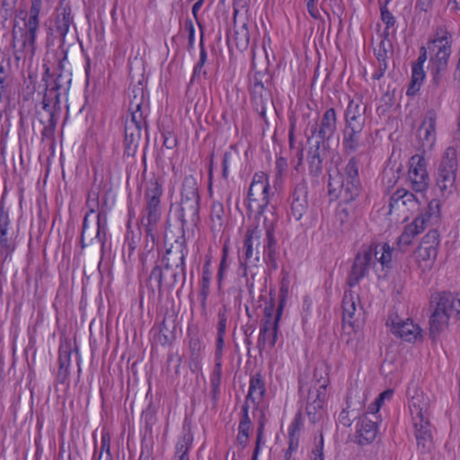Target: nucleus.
Listing matches in <instances>:
<instances>
[{"mask_svg":"<svg viewBox=\"0 0 460 460\" xmlns=\"http://www.w3.org/2000/svg\"><path fill=\"white\" fill-rule=\"evenodd\" d=\"M212 279V271L210 270V263L209 261H207L202 269V279H201V285H207L210 286V282Z\"/></svg>","mask_w":460,"mask_h":460,"instance_id":"obj_58","label":"nucleus"},{"mask_svg":"<svg viewBox=\"0 0 460 460\" xmlns=\"http://www.w3.org/2000/svg\"><path fill=\"white\" fill-rule=\"evenodd\" d=\"M419 137L423 147L430 148L436 140V114L434 111H429L423 119L420 129Z\"/></svg>","mask_w":460,"mask_h":460,"instance_id":"obj_28","label":"nucleus"},{"mask_svg":"<svg viewBox=\"0 0 460 460\" xmlns=\"http://www.w3.org/2000/svg\"><path fill=\"white\" fill-rule=\"evenodd\" d=\"M199 193L197 179L193 175L184 177L181 189L178 218L181 226H195L199 221Z\"/></svg>","mask_w":460,"mask_h":460,"instance_id":"obj_7","label":"nucleus"},{"mask_svg":"<svg viewBox=\"0 0 460 460\" xmlns=\"http://www.w3.org/2000/svg\"><path fill=\"white\" fill-rule=\"evenodd\" d=\"M358 296L349 290L345 291L342 300L343 321L352 325V319L357 310Z\"/></svg>","mask_w":460,"mask_h":460,"instance_id":"obj_36","label":"nucleus"},{"mask_svg":"<svg viewBox=\"0 0 460 460\" xmlns=\"http://www.w3.org/2000/svg\"><path fill=\"white\" fill-rule=\"evenodd\" d=\"M327 154V146L322 141H315L307 151V164L309 174L318 177L323 172V164Z\"/></svg>","mask_w":460,"mask_h":460,"instance_id":"obj_24","label":"nucleus"},{"mask_svg":"<svg viewBox=\"0 0 460 460\" xmlns=\"http://www.w3.org/2000/svg\"><path fill=\"white\" fill-rule=\"evenodd\" d=\"M329 172L328 194L332 200L354 201L360 194L361 184L358 175V159L351 156L343 170Z\"/></svg>","mask_w":460,"mask_h":460,"instance_id":"obj_3","label":"nucleus"},{"mask_svg":"<svg viewBox=\"0 0 460 460\" xmlns=\"http://www.w3.org/2000/svg\"><path fill=\"white\" fill-rule=\"evenodd\" d=\"M366 105L361 101L350 100L344 111L342 152L352 155L364 147L363 132L366 126Z\"/></svg>","mask_w":460,"mask_h":460,"instance_id":"obj_4","label":"nucleus"},{"mask_svg":"<svg viewBox=\"0 0 460 460\" xmlns=\"http://www.w3.org/2000/svg\"><path fill=\"white\" fill-rule=\"evenodd\" d=\"M74 22V18L72 16V11L69 6L61 7L58 10V14L56 18V28L59 36L62 38V53L64 54L63 59L60 61V66H62V62L66 59V50L63 48L65 43V37L67 34L70 26Z\"/></svg>","mask_w":460,"mask_h":460,"instance_id":"obj_27","label":"nucleus"},{"mask_svg":"<svg viewBox=\"0 0 460 460\" xmlns=\"http://www.w3.org/2000/svg\"><path fill=\"white\" fill-rule=\"evenodd\" d=\"M162 185L157 180L150 181L145 191V207L142 210L141 224L145 228L146 236L153 243L158 238V225L162 217Z\"/></svg>","mask_w":460,"mask_h":460,"instance_id":"obj_6","label":"nucleus"},{"mask_svg":"<svg viewBox=\"0 0 460 460\" xmlns=\"http://www.w3.org/2000/svg\"><path fill=\"white\" fill-rule=\"evenodd\" d=\"M239 276L245 278V286L251 296H253L254 288L258 281L259 269L256 265L249 266L245 261H241L238 269Z\"/></svg>","mask_w":460,"mask_h":460,"instance_id":"obj_33","label":"nucleus"},{"mask_svg":"<svg viewBox=\"0 0 460 460\" xmlns=\"http://www.w3.org/2000/svg\"><path fill=\"white\" fill-rule=\"evenodd\" d=\"M124 131L126 150L128 155H134L141 139L142 128L140 127H134L133 124H130L129 126L125 125Z\"/></svg>","mask_w":460,"mask_h":460,"instance_id":"obj_35","label":"nucleus"},{"mask_svg":"<svg viewBox=\"0 0 460 460\" xmlns=\"http://www.w3.org/2000/svg\"><path fill=\"white\" fill-rule=\"evenodd\" d=\"M87 205L90 210L85 214L83 221V227L81 233V247L82 249L87 246L85 243L86 235L92 236L94 234V238L91 239L93 243L94 240L100 244L101 251L103 252L105 243L107 241V217L103 212H99L97 215L96 227L89 226V217L95 212V207L98 206V193L91 192L88 196Z\"/></svg>","mask_w":460,"mask_h":460,"instance_id":"obj_9","label":"nucleus"},{"mask_svg":"<svg viewBox=\"0 0 460 460\" xmlns=\"http://www.w3.org/2000/svg\"><path fill=\"white\" fill-rule=\"evenodd\" d=\"M409 407L417 447L422 453L428 452L433 445L432 426L429 421V398L423 393L417 394L411 397Z\"/></svg>","mask_w":460,"mask_h":460,"instance_id":"obj_5","label":"nucleus"},{"mask_svg":"<svg viewBox=\"0 0 460 460\" xmlns=\"http://www.w3.org/2000/svg\"><path fill=\"white\" fill-rule=\"evenodd\" d=\"M44 73L42 81L45 82V93L42 99V109L46 112L45 117L40 119V123L44 125L41 135L43 137L50 138L54 135L58 119L56 111L60 110V96L62 93L66 94L71 78H67L64 82L62 75H58L52 83L49 80L51 78L49 67L44 65Z\"/></svg>","mask_w":460,"mask_h":460,"instance_id":"obj_2","label":"nucleus"},{"mask_svg":"<svg viewBox=\"0 0 460 460\" xmlns=\"http://www.w3.org/2000/svg\"><path fill=\"white\" fill-rule=\"evenodd\" d=\"M391 332L402 340L413 342L421 338V329L411 319L402 320L398 315L390 317Z\"/></svg>","mask_w":460,"mask_h":460,"instance_id":"obj_20","label":"nucleus"},{"mask_svg":"<svg viewBox=\"0 0 460 460\" xmlns=\"http://www.w3.org/2000/svg\"><path fill=\"white\" fill-rule=\"evenodd\" d=\"M71 362V351L64 350L59 352L58 378L61 383H65L69 375V367Z\"/></svg>","mask_w":460,"mask_h":460,"instance_id":"obj_41","label":"nucleus"},{"mask_svg":"<svg viewBox=\"0 0 460 460\" xmlns=\"http://www.w3.org/2000/svg\"><path fill=\"white\" fill-rule=\"evenodd\" d=\"M440 215V204L437 199H432L427 208L417 217L412 223L404 227L403 232L398 237V243L411 244L413 238L420 234L427 226L437 222Z\"/></svg>","mask_w":460,"mask_h":460,"instance_id":"obj_11","label":"nucleus"},{"mask_svg":"<svg viewBox=\"0 0 460 460\" xmlns=\"http://www.w3.org/2000/svg\"><path fill=\"white\" fill-rule=\"evenodd\" d=\"M199 47H200L199 59L194 66L190 82L199 80L201 75H203L204 76L207 75V72L205 70H203V66H204L205 63L207 62L208 55H207L206 49H204L202 40L199 42Z\"/></svg>","mask_w":460,"mask_h":460,"instance_id":"obj_44","label":"nucleus"},{"mask_svg":"<svg viewBox=\"0 0 460 460\" xmlns=\"http://www.w3.org/2000/svg\"><path fill=\"white\" fill-rule=\"evenodd\" d=\"M224 215V208L221 204L214 205L212 211V218L215 217L219 221V225H222V216Z\"/></svg>","mask_w":460,"mask_h":460,"instance_id":"obj_63","label":"nucleus"},{"mask_svg":"<svg viewBox=\"0 0 460 460\" xmlns=\"http://www.w3.org/2000/svg\"><path fill=\"white\" fill-rule=\"evenodd\" d=\"M372 261L373 248H366L358 252L347 279V284L350 288L358 285L366 277Z\"/></svg>","mask_w":460,"mask_h":460,"instance_id":"obj_17","label":"nucleus"},{"mask_svg":"<svg viewBox=\"0 0 460 460\" xmlns=\"http://www.w3.org/2000/svg\"><path fill=\"white\" fill-rule=\"evenodd\" d=\"M388 0L385 1V4L384 5L381 6L380 8V11H381V19L382 21L385 23V29L384 31V34L385 36V38L388 36V30L389 28L391 27H394V24H395V18L394 16L392 14V13H390V11L387 9V4H388Z\"/></svg>","mask_w":460,"mask_h":460,"instance_id":"obj_47","label":"nucleus"},{"mask_svg":"<svg viewBox=\"0 0 460 460\" xmlns=\"http://www.w3.org/2000/svg\"><path fill=\"white\" fill-rule=\"evenodd\" d=\"M289 199L291 215L298 221L306 213L308 208V186L305 180H302L294 186L290 192Z\"/></svg>","mask_w":460,"mask_h":460,"instance_id":"obj_18","label":"nucleus"},{"mask_svg":"<svg viewBox=\"0 0 460 460\" xmlns=\"http://www.w3.org/2000/svg\"><path fill=\"white\" fill-rule=\"evenodd\" d=\"M421 244L427 245L430 248H435L438 250V247L440 243L439 233L437 229L429 230L422 238Z\"/></svg>","mask_w":460,"mask_h":460,"instance_id":"obj_48","label":"nucleus"},{"mask_svg":"<svg viewBox=\"0 0 460 460\" xmlns=\"http://www.w3.org/2000/svg\"><path fill=\"white\" fill-rule=\"evenodd\" d=\"M227 317L226 313L219 311L218 313V324H217V334L225 335L226 329Z\"/></svg>","mask_w":460,"mask_h":460,"instance_id":"obj_60","label":"nucleus"},{"mask_svg":"<svg viewBox=\"0 0 460 460\" xmlns=\"http://www.w3.org/2000/svg\"><path fill=\"white\" fill-rule=\"evenodd\" d=\"M10 218L3 202L0 203V254L4 262L15 249L13 234L9 231Z\"/></svg>","mask_w":460,"mask_h":460,"instance_id":"obj_22","label":"nucleus"},{"mask_svg":"<svg viewBox=\"0 0 460 460\" xmlns=\"http://www.w3.org/2000/svg\"><path fill=\"white\" fill-rule=\"evenodd\" d=\"M409 179L417 192L424 191L429 185V175L425 159L420 155H413L410 160Z\"/></svg>","mask_w":460,"mask_h":460,"instance_id":"obj_19","label":"nucleus"},{"mask_svg":"<svg viewBox=\"0 0 460 460\" xmlns=\"http://www.w3.org/2000/svg\"><path fill=\"white\" fill-rule=\"evenodd\" d=\"M307 9L312 17H314V19L318 18L319 12L315 4V0H308Z\"/></svg>","mask_w":460,"mask_h":460,"instance_id":"obj_64","label":"nucleus"},{"mask_svg":"<svg viewBox=\"0 0 460 460\" xmlns=\"http://www.w3.org/2000/svg\"><path fill=\"white\" fill-rule=\"evenodd\" d=\"M358 440L361 445L371 443L376 437V423L367 417L361 418L357 424Z\"/></svg>","mask_w":460,"mask_h":460,"instance_id":"obj_30","label":"nucleus"},{"mask_svg":"<svg viewBox=\"0 0 460 460\" xmlns=\"http://www.w3.org/2000/svg\"><path fill=\"white\" fill-rule=\"evenodd\" d=\"M425 78V73L423 70V66L420 64H414L412 66V73H411V82L407 90L408 95H412L416 93L420 87L423 80Z\"/></svg>","mask_w":460,"mask_h":460,"instance_id":"obj_40","label":"nucleus"},{"mask_svg":"<svg viewBox=\"0 0 460 460\" xmlns=\"http://www.w3.org/2000/svg\"><path fill=\"white\" fill-rule=\"evenodd\" d=\"M457 168L456 149L448 146L442 155L437 171L436 184L441 192L452 191L456 179Z\"/></svg>","mask_w":460,"mask_h":460,"instance_id":"obj_12","label":"nucleus"},{"mask_svg":"<svg viewBox=\"0 0 460 460\" xmlns=\"http://www.w3.org/2000/svg\"><path fill=\"white\" fill-rule=\"evenodd\" d=\"M140 241L139 235H134L133 233H128L124 243V250L128 249V256H130L138 245Z\"/></svg>","mask_w":460,"mask_h":460,"instance_id":"obj_53","label":"nucleus"},{"mask_svg":"<svg viewBox=\"0 0 460 460\" xmlns=\"http://www.w3.org/2000/svg\"><path fill=\"white\" fill-rule=\"evenodd\" d=\"M420 208V202L417 197L404 190L399 189L389 199V214L397 212L398 216L401 214L406 218V213H413Z\"/></svg>","mask_w":460,"mask_h":460,"instance_id":"obj_16","label":"nucleus"},{"mask_svg":"<svg viewBox=\"0 0 460 460\" xmlns=\"http://www.w3.org/2000/svg\"><path fill=\"white\" fill-rule=\"evenodd\" d=\"M101 444V452L98 460H102L103 457V453H105L104 460H112L111 454L110 437L108 434H102Z\"/></svg>","mask_w":460,"mask_h":460,"instance_id":"obj_52","label":"nucleus"},{"mask_svg":"<svg viewBox=\"0 0 460 460\" xmlns=\"http://www.w3.org/2000/svg\"><path fill=\"white\" fill-rule=\"evenodd\" d=\"M234 40L238 49L245 50L248 48L250 42V34L246 23L242 24L238 29L235 30Z\"/></svg>","mask_w":460,"mask_h":460,"instance_id":"obj_43","label":"nucleus"},{"mask_svg":"<svg viewBox=\"0 0 460 460\" xmlns=\"http://www.w3.org/2000/svg\"><path fill=\"white\" fill-rule=\"evenodd\" d=\"M42 0H31V6L30 9V16L25 22V27L30 29L31 32L37 31L39 28V14L41 10Z\"/></svg>","mask_w":460,"mask_h":460,"instance_id":"obj_42","label":"nucleus"},{"mask_svg":"<svg viewBox=\"0 0 460 460\" xmlns=\"http://www.w3.org/2000/svg\"><path fill=\"white\" fill-rule=\"evenodd\" d=\"M278 217L274 212L264 216L263 226L266 232L265 244L263 246L264 260L271 262L276 267V245L275 225L278 223Z\"/></svg>","mask_w":460,"mask_h":460,"instance_id":"obj_21","label":"nucleus"},{"mask_svg":"<svg viewBox=\"0 0 460 460\" xmlns=\"http://www.w3.org/2000/svg\"><path fill=\"white\" fill-rule=\"evenodd\" d=\"M367 248H373V256L384 268H391L393 249L388 243L374 244Z\"/></svg>","mask_w":460,"mask_h":460,"instance_id":"obj_37","label":"nucleus"},{"mask_svg":"<svg viewBox=\"0 0 460 460\" xmlns=\"http://www.w3.org/2000/svg\"><path fill=\"white\" fill-rule=\"evenodd\" d=\"M36 32L27 28H20L13 31V54L14 59L18 62L24 60L26 58H31L35 52Z\"/></svg>","mask_w":460,"mask_h":460,"instance_id":"obj_13","label":"nucleus"},{"mask_svg":"<svg viewBox=\"0 0 460 460\" xmlns=\"http://www.w3.org/2000/svg\"><path fill=\"white\" fill-rule=\"evenodd\" d=\"M210 288V286H207L206 284L205 285H201L200 284V290L199 292V301H200L201 308H202L204 313L207 310V300H208V297L209 292H210V288Z\"/></svg>","mask_w":460,"mask_h":460,"instance_id":"obj_55","label":"nucleus"},{"mask_svg":"<svg viewBox=\"0 0 460 460\" xmlns=\"http://www.w3.org/2000/svg\"><path fill=\"white\" fill-rule=\"evenodd\" d=\"M256 443L252 452V460H258L259 454L261 452V445L265 443L264 440V414H261V419L258 422L256 431Z\"/></svg>","mask_w":460,"mask_h":460,"instance_id":"obj_45","label":"nucleus"},{"mask_svg":"<svg viewBox=\"0 0 460 460\" xmlns=\"http://www.w3.org/2000/svg\"><path fill=\"white\" fill-rule=\"evenodd\" d=\"M433 0H417L416 9L421 12H429L432 7Z\"/></svg>","mask_w":460,"mask_h":460,"instance_id":"obj_61","label":"nucleus"},{"mask_svg":"<svg viewBox=\"0 0 460 460\" xmlns=\"http://www.w3.org/2000/svg\"><path fill=\"white\" fill-rule=\"evenodd\" d=\"M270 181L263 172H255L247 193V209L255 214H263L270 203Z\"/></svg>","mask_w":460,"mask_h":460,"instance_id":"obj_10","label":"nucleus"},{"mask_svg":"<svg viewBox=\"0 0 460 460\" xmlns=\"http://www.w3.org/2000/svg\"><path fill=\"white\" fill-rule=\"evenodd\" d=\"M288 439L289 445L285 455L287 460H289L291 454L297 449L299 443L298 436H288Z\"/></svg>","mask_w":460,"mask_h":460,"instance_id":"obj_59","label":"nucleus"},{"mask_svg":"<svg viewBox=\"0 0 460 460\" xmlns=\"http://www.w3.org/2000/svg\"><path fill=\"white\" fill-rule=\"evenodd\" d=\"M303 427V419L300 413L296 414L293 419L289 428H288V436H298L301 429Z\"/></svg>","mask_w":460,"mask_h":460,"instance_id":"obj_54","label":"nucleus"},{"mask_svg":"<svg viewBox=\"0 0 460 460\" xmlns=\"http://www.w3.org/2000/svg\"><path fill=\"white\" fill-rule=\"evenodd\" d=\"M187 249L184 242L177 243L167 249L162 257L156 261L155 266L152 269L148 279V286L152 293L155 288L154 281L158 288L159 295H163L164 289H172L181 280L186 279L185 257Z\"/></svg>","mask_w":460,"mask_h":460,"instance_id":"obj_1","label":"nucleus"},{"mask_svg":"<svg viewBox=\"0 0 460 460\" xmlns=\"http://www.w3.org/2000/svg\"><path fill=\"white\" fill-rule=\"evenodd\" d=\"M390 46L385 40H382L377 47V49H375V56L378 61L379 65H382L384 63H387V47Z\"/></svg>","mask_w":460,"mask_h":460,"instance_id":"obj_51","label":"nucleus"},{"mask_svg":"<svg viewBox=\"0 0 460 460\" xmlns=\"http://www.w3.org/2000/svg\"><path fill=\"white\" fill-rule=\"evenodd\" d=\"M193 443V435L190 430L183 431V434L179 438L176 447L174 457H189V451Z\"/></svg>","mask_w":460,"mask_h":460,"instance_id":"obj_39","label":"nucleus"},{"mask_svg":"<svg viewBox=\"0 0 460 460\" xmlns=\"http://www.w3.org/2000/svg\"><path fill=\"white\" fill-rule=\"evenodd\" d=\"M326 385H320L319 387H314L309 390L306 412L309 419L315 422L319 417V411L322 410L324 402Z\"/></svg>","mask_w":460,"mask_h":460,"instance_id":"obj_26","label":"nucleus"},{"mask_svg":"<svg viewBox=\"0 0 460 460\" xmlns=\"http://www.w3.org/2000/svg\"><path fill=\"white\" fill-rule=\"evenodd\" d=\"M225 335H217V342H216V358H222L223 349L225 346L224 341Z\"/></svg>","mask_w":460,"mask_h":460,"instance_id":"obj_62","label":"nucleus"},{"mask_svg":"<svg viewBox=\"0 0 460 460\" xmlns=\"http://www.w3.org/2000/svg\"><path fill=\"white\" fill-rule=\"evenodd\" d=\"M274 305L271 303L264 308V317L260 327L257 347L260 351L274 348L279 332V323L273 322Z\"/></svg>","mask_w":460,"mask_h":460,"instance_id":"obj_14","label":"nucleus"},{"mask_svg":"<svg viewBox=\"0 0 460 460\" xmlns=\"http://www.w3.org/2000/svg\"><path fill=\"white\" fill-rule=\"evenodd\" d=\"M36 92V76L29 75L23 81V86L21 95L23 101H30L32 99Z\"/></svg>","mask_w":460,"mask_h":460,"instance_id":"obj_46","label":"nucleus"},{"mask_svg":"<svg viewBox=\"0 0 460 460\" xmlns=\"http://www.w3.org/2000/svg\"><path fill=\"white\" fill-rule=\"evenodd\" d=\"M429 49L435 50L434 63L438 72L446 70L448 63V58L451 55V43L447 36H442L433 40L429 43Z\"/></svg>","mask_w":460,"mask_h":460,"instance_id":"obj_25","label":"nucleus"},{"mask_svg":"<svg viewBox=\"0 0 460 460\" xmlns=\"http://www.w3.org/2000/svg\"><path fill=\"white\" fill-rule=\"evenodd\" d=\"M137 91L140 93V97H137V94L134 95V98L130 100L128 111L130 112V119L126 120L125 125L129 126L133 124L134 127H140L145 124V119L143 116V112L141 111L142 103H143V90L138 88Z\"/></svg>","mask_w":460,"mask_h":460,"instance_id":"obj_31","label":"nucleus"},{"mask_svg":"<svg viewBox=\"0 0 460 460\" xmlns=\"http://www.w3.org/2000/svg\"><path fill=\"white\" fill-rule=\"evenodd\" d=\"M221 377L220 376L211 375L210 376V386H211V397L216 405L220 394V385H221Z\"/></svg>","mask_w":460,"mask_h":460,"instance_id":"obj_50","label":"nucleus"},{"mask_svg":"<svg viewBox=\"0 0 460 460\" xmlns=\"http://www.w3.org/2000/svg\"><path fill=\"white\" fill-rule=\"evenodd\" d=\"M240 155L237 149L234 146H231L229 149L225 152L222 162V176L225 179L228 178L229 170L238 165Z\"/></svg>","mask_w":460,"mask_h":460,"instance_id":"obj_38","label":"nucleus"},{"mask_svg":"<svg viewBox=\"0 0 460 460\" xmlns=\"http://www.w3.org/2000/svg\"><path fill=\"white\" fill-rule=\"evenodd\" d=\"M415 256L420 268L430 269L437 259L438 250L420 243L415 252Z\"/></svg>","mask_w":460,"mask_h":460,"instance_id":"obj_34","label":"nucleus"},{"mask_svg":"<svg viewBox=\"0 0 460 460\" xmlns=\"http://www.w3.org/2000/svg\"><path fill=\"white\" fill-rule=\"evenodd\" d=\"M189 347L190 350V359L198 363L202 349L199 339L198 337H191L190 339Z\"/></svg>","mask_w":460,"mask_h":460,"instance_id":"obj_49","label":"nucleus"},{"mask_svg":"<svg viewBox=\"0 0 460 460\" xmlns=\"http://www.w3.org/2000/svg\"><path fill=\"white\" fill-rule=\"evenodd\" d=\"M436 308L429 319L430 333L440 334L448 325L450 317L460 321V299L450 292H443L436 297Z\"/></svg>","mask_w":460,"mask_h":460,"instance_id":"obj_8","label":"nucleus"},{"mask_svg":"<svg viewBox=\"0 0 460 460\" xmlns=\"http://www.w3.org/2000/svg\"><path fill=\"white\" fill-rule=\"evenodd\" d=\"M266 393L265 383L260 373L252 376L249 383V391L245 398V402L251 400L252 402L258 403Z\"/></svg>","mask_w":460,"mask_h":460,"instance_id":"obj_32","label":"nucleus"},{"mask_svg":"<svg viewBox=\"0 0 460 460\" xmlns=\"http://www.w3.org/2000/svg\"><path fill=\"white\" fill-rule=\"evenodd\" d=\"M391 394V392L388 390L381 393L376 401L368 406L367 412L372 414L377 412L385 400V394Z\"/></svg>","mask_w":460,"mask_h":460,"instance_id":"obj_56","label":"nucleus"},{"mask_svg":"<svg viewBox=\"0 0 460 460\" xmlns=\"http://www.w3.org/2000/svg\"><path fill=\"white\" fill-rule=\"evenodd\" d=\"M252 102L259 116L265 119L267 109L273 105L270 93L266 90L261 80L254 76L252 85Z\"/></svg>","mask_w":460,"mask_h":460,"instance_id":"obj_23","label":"nucleus"},{"mask_svg":"<svg viewBox=\"0 0 460 460\" xmlns=\"http://www.w3.org/2000/svg\"><path fill=\"white\" fill-rule=\"evenodd\" d=\"M249 404L248 402H244L241 410V420L239 425H252V420L249 415Z\"/></svg>","mask_w":460,"mask_h":460,"instance_id":"obj_57","label":"nucleus"},{"mask_svg":"<svg viewBox=\"0 0 460 460\" xmlns=\"http://www.w3.org/2000/svg\"><path fill=\"white\" fill-rule=\"evenodd\" d=\"M261 230L258 226L248 228L245 234L243 241V260L240 259L241 261H248L252 258L254 254V246L256 249L261 244Z\"/></svg>","mask_w":460,"mask_h":460,"instance_id":"obj_29","label":"nucleus"},{"mask_svg":"<svg viewBox=\"0 0 460 460\" xmlns=\"http://www.w3.org/2000/svg\"><path fill=\"white\" fill-rule=\"evenodd\" d=\"M338 117L334 108H328L323 114L320 122L315 123L311 128V137L307 142L310 144L311 138L316 137L317 141L325 143L332 139L337 130Z\"/></svg>","mask_w":460,"mask_h":460,"instance_id":"obj_15","label":"nucleus"}]
</instances>
